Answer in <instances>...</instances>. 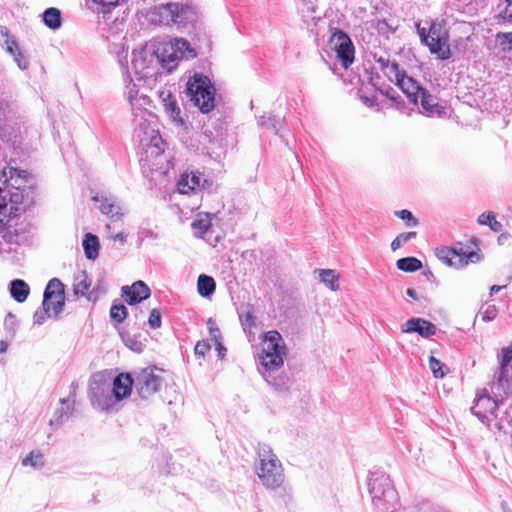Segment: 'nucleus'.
<instances>
[{
    "label": "nucleus",
    "mask_w": 512,
    "mask_h": 512,
    "mask_svg": "<svg viewBox=\"0 0 512 512\" xmlns=\"http://www.w3.org/2000/svg\"><path fill=\"white\" fill-rule=\"evenodd\" d=\"M417 233L416 232H406V233H401L399 234L391 243V249L393 251H396L397 249H399L403 243H406L408 242L409 240L411 239H414L416 237Z\"/></svg>",
    "instance_id": "obj_39"
},
{
    "label": "nucleus",
    "mask_w": 512,
    "mask_h": 512,
    "mask_svg": "<svg viewBox=\"0 0 512 512\" xmlns=\"http://www.w3.org/2000/svg\"><path fill=\"white\" fill-rule=\"evenodd\" d=\"M405 93L413 104H417L420 94L424 88L412 77L405 74L396 84Z\"/></svg>",
    "instance_id": "obj_21"
},
{
    "label": "nucleus",
    "mask_w": 512,
    "mask_h": 512,
    "mask_svg": "<svg viewBox=\"0 0 512 512\" xmlns=\"http://www.w3.org/2000/svg\"><path fill=\"white\" fill-rule=\"evenodd\" d=\"M14 61L21 70H26L29 67V62L21 51H18L13 56Z\"/></svg>",
    "instance_id": "obj_50"
},
{
    "label": "nucleus",
    "mask_w": 512,
    "mask_h": 512,
    "mask_svg": "<svg viewBox=\"0 0 512 512\" xmlns=\"http://www.w3.org/2000/svg\"><path fill=\"white\" fill-rule=\"evenodd\" d=\"M211 224V214H198V216L193 220L191 224V227L194 231V235L196 237L202 238L211 227Z\"/></svg>",
    "instance_id": "obj_25"
},
{
    "label": "nucleus",
    "mask_w": 512,
    "mask_h": 512,
    "mask_svg": "<svg viewBox=\"0 0 512 512\" xmlns=\"http://www.w3.org/2000/svg\"><path fill=\"white\" fill-rule=\"evenodd\" d=\"M319 273V279L322 283H324L329 289L332 291H337L339 289V285L337 284L338 275L332 269H320L317 270Z\"/></svg>",
    "instance_id": "obj_30"
},
{
    "label": "nucleus",
    "mask_w": 512,
    "mask_h": 512,
    "mask_svg": "<svg viewBox=\"0 0 512 512\" xmlns=\"http://www.w3.org/2000/svg\"><path fill=\"white\" fill-rule=\"evenodd\" d=\"M8 349V343L4 340H0V354H3Z\"/></svg>",
    "instance_id": "obj_64"
},
{
    "label": "nucleus",
    "mask_w": 512,
    "mask_h": 512,
    "mask_svg": "<svg viewBox=\"0 0 512 512\" xmlns=\"http://www.w3.org/2000/svg\"><path fill=\"white\" fill-rule=\"evenodd\" d=\"M197 14L188 4L167 3L161 4L151 11V22L166 26L183 28L196 21Z\"/></svg>",
    "instance_id": "obj_5"
},
{
    "label": "nucleus",
    "mask_w": 512,
    "mask_h": 512,
    "mask_svg": "<svg viewBox=\"0 0 512 512\" xmlns=\"http://www.w3.org/2000/svg\"><path fill=\"white\" fill-rule=\"evenodd\" d=\"M133 385L135 386V379L133 380L129 374L122 373L114 379L111 388L113 406L131 394Z\"/></svg>",
    "instance_id": "obj_19"
},
{
    "label": "nucleus",
    "mask_w": 512,
    "mask_h": 512,
    "mask_svg": "<svg viewBox=\"0 0 512 512\" xmlns=\"http://www.w3.org/2000/svg\"><path fill=\"white\" fill-rule=\"evenodd\" d=\"M396 215L402 220L406 221V225L408 227H416L418 225L417 219L409 210L403 209L400 211H396Z\"/></svg>",
    "instance_id": "obj_43"
},
{
    "label": "nucleus",
    "mask_w": 512,
    "mask_h": 512,
    "mask_svg": "<svg viewBox=\"0 0 512 512\" xmlns=\"http://www.w3.org/2000/svg\"><path fill=\"white\" fill-rule=\"evenodd\" d=\"M212 182L198 171L185 172L177 183V190L181 194H189L204 189H209Z\"/></svg>",
    "instance_id": "obj_14"
},
{
    "label": "nucleus",
    "mask_w": 512,
    "mask_h": 512,
    "mask_svg": "<svg viewBox=\"0 0 512 512\" xmlns=\"http://www.w3.org/2000/svg\"><path fill=\"white\" fill-rule=\"evenodd\" d=\"M185 93L190 102L202 113H209L214 109L216 89L208 76L195 73L189 77Z\"/></svg>",
    "instance_id": "obj_7"
},
{
    "label": "nucleus",
    "mask_w": 512,
    "mask_h": 512,
    "mask_svg": "<svg viewBox=\"0 0 512 512\" xmlns=\"http://www.w3.org/2000/svg\"><path fill=\"white\" fill-rule=\"evenodd\" d=\"M396 266L404 272H415L422 268V263L415 257H404L397 260Z\"/></svg>",
    "instance_id": "obj_31"
},
{
    "label": "nucleus",
    "mask_w": 512,
    "mask_h": 512,
    "mask_svg": "<svg viewBox=\"0 0 512 512\" xmlns=\"http://www.w3.org/2000/svg\"><path fill=\"white\" fill-rule=\"evenodd\" d=\"M390 81L398 83V80L406 74L405 71L400 70L398 63L392 61L390 65L383 71Z\"/></svg>",
    "instance_id": "obj_33"
},
{
    "label": "nucleus",
    "mask_w": 512,
    "mask_h": 512,
    "mask_svg": "<svg viewBox=\"0 0 512 512\" xmlns=\"http://www.w3.org/2000/svg\"><path fill=\"white\" fill-rule=\"evenodd\" d=\"M64 284L58 278H52L44 291L42 307L46 311H52L57 317L65 304Z\"/></svg>",
    "instance_id": "obj_11"
},
{
    "label": "nucleus",
    "mask_w": 512,
    "mask_h": 512,
    "mask_svg": "<svg viewBox=\"0 0 512 512\" xmlns=\"http://www.w3.org/2000/svg\"><path fill=\"white\" fill-rule=\"evenodd\" d=\"M267 381L274 386L276 390L286 391L288 389L289 378L286 375H280L273 380L267 379Z\"/></svg>",
    "instance_id": "obj_44"
},
{
    "label": "nucleus",
    "mask_w": 512,
    "mask_h": 512,
    "mask_svg": "<svg viewBox=\"0 0 512 512\" xmlns=\"http://www.w3.org/2000/svg\"><path fill=\"white\" fill-rule=\"evenodd\" d=\"M135 91H138L136 89V85L135 84H129L127 85L126 87V91H125V95L127 97V100L130 102V96L132 97H135Z\"/></svg>",
    "instance_id": "obj_56"
},
{
    "label": "nucleus",
    "mask_w": 512,
    "mask_h": 512,
    "mask_svg": "<svg viewBox=\"0 0 512 512\" xmlns=\"http://www.w3.org/2000/svg\"><path fill=\"white\" fill-rule=\"evenodd\" d=\"M127 313V308L123 304H114L110 309V316L117 323H122L126 319Z\"/></svg>",
    "instance_id": "obj_35"
},
{
    "label": "nucleus",
    "mask_w": 512,
    "mask_h": 512,
    "mask_svg": "<svg viewBox=\"0 0 512 512\" xmlns=\"http://www.w3.org/2000/svg\"><path fill=\"white\" fill-rule=\"evenodd\" d=\"M258 464L256 465V473L261 483L267 489L279 488L284 480V469L274 454L271 447L265 443H259L257 447Z\"/></svg>",
    "instance_id": "obj_4"
},
{
    "label": "nucleus",
    "mask_w": 512,
    "mask_h": 512,
    "mask_svg": "<svg viewBox=\"0 0 512 512\" xmlns=\"http://www.w3.org/2000/svg\"><path fill=\"white\" fill-rule=\"evenodd\" d=\"M42 17L44 24L52 30H57L62 25L61 11L57 8L50 7L46 9Z\"/></svg>",
    "instance_id": "obj_27"
},
{
    "label": "nucleus",
    "mask_w": 512,
    "mask_h": 512,
    "mask_svg": "<svg viewBox=\"0 0 512 512\" xmlns=\"http://www.w3.org/2000/svg\"><path fill=\"white\" fill-rule=\"evenodd\" d=\"M377 64L379 65V68L383 72L389 65L392 63L388 58L379 57L376 59Z\"/></svg>",
    "instance_id": "obj_55"
},
{
    "label": "nucleus",
    "mask_w": 512,
    "mask_h": 512,
    "mask_svg": "<svg viewBox=\"0 0 512 512\" xmlns=\"http://www.w3.org/2000/svg\"><path fill=\"white\" fill-rule=\"evenodd\" d=\"M164 108L170 118L177 123L183 124V120L180 117V108L177 105L176 99L169 94L167 98L163 99Z\"/></svg>",
    "instance_id": "obj_29"
},
{
    "label": "nucleus",
    "mask_w": 512,
    "mask_h": 512,
    "mask_svg": "<svg viewBox=\"0 0 512 512\" xmlns=\"http://www.w3.org/2000/svg\"><path fill=\"white\" fill-rule=\"evenodd\" d=\"M32 178L25 170L10 167L0 172V215L17 217L33 201Z\"/></svg>",
    "instance_id": "obj_2"
},
{
    "label": "nucleus",
    "mask_w": 512,
    "mask_h": 512,
    "mask_svg": "<svg viewBox=\"0 0 512 512\" xmlns=\"http://www.w3.org/2000/svg\"><path fill=\"white\" fill-rule=\"evenodd\" d=\"M88 396L93 406L100 411H111L113 397L108 380L100 373L94 374L89 380Z\"/></svg>",
    "instance_id": "obj_9"
},
{
    "label": "nucleus",
    "mask_w": 512,
    "mask_h": 512,
    "mask_svg": "<svg viewBox=\"0 0 512 512\" xmlns=\"http://www.w3.org/2000/svg\"><path fill=\"white\" fill-rule=\"evenodd\" d=\"M505 286H500V285H493L491 288H490V295H494L495 293H498L499 291H501Z\"/></svg>",
    "instance_id": "obj_63"
},
{
    "label": "nucleus",
    "mask_w": 512,
    "mask_h": 512,
    "mask_svg": "<svg viewBox=\"0 0 512 512\" xmlns=\"http://www.w3.org/2000/svg\"><path fill=\"white\" fill-rule=\"evenodd\" d=\"M161 315H160V312L159 310L157 309H153L151 312H150V316H149V319H148V324L149 326L152 328V329H157L161 326Z\"/></svg>",
    "instance_id": "obj_47"
},
{
    "label": "nucleus",
    "mask_w": 512,
    "mask_h": 512,
    "mask_svg": "<svg viewBox=\"0 0 512 512\" xmlns=\"http://www.w3.org/2000/svg\"><path fill=\"white\" fill-rule=\"evenodd\" d=\"M111 238L114 241H119L122 244L125 243V241H126V236L122 232H119V233L113 235Z\"/></svg>",
    "instance_id": "obj_60"
},
{
    "label": "nucleus",
    "mask_w": 512,
    "mask_h": 512,
    "mask_svg": "<svg viewBox=\"0 0 512 512\" xmlns=\"http://www.w3.org/2000/svg\"><path fill=\"white\" fill-rule=\"evenodd\" d=\"M18 327V321L16 316L12 312H8L4 319V328L5 330L14 335L16 333Z\"/></svg>",
    "instance_id": "obj_42"
},
{
    "label": "nucleus",
    "mask_w": 512,
    "mask_h": 512,
    "mask_svg": "<svg viewBox=\"0 0 512 512\" xmlns=\"http://www.w3.org/2000/svg\"><path fill=\"white\" fill-rule=\"evenodd\" d=\"M261 347L259 361L264 371L280 369L287 354V347L282 335L276 330L264 333L261 337Z\"/></svg>",
    "instance_id": "obj_6"
},
{
    "label": "nucleus",
    "mask_w": 512,
    "mask_h": 512,
    "mask_svg": "<svg viewBox=\"0 0 512 512\" xmlns=\"http://www.w3.org/2000/svg\"><path fill=\"white\" fill-rule=\"evenodd\" d=\"M211 349V345L208 341H199L194 349L195 355L204 357L207 352H209Z\"/></svg>",
    "instance_id": "obj_48"
},
{
    "label": "nucleus",
    "mask_w": 512,
    "mask_h": 512,
    "mask_svg": "<svg viewBox=\"0 0 512 512\" xmlns=\"http://www.w3.org/2000/svg\"><path fill=\"white\" fill-rule=\"evenodd\" d=\"M450 254L456 255V256H460L461 254L464 255L466 257V261H465L466 264L468 263V261H473V258L477 256V254L475 252H470L468 254L464 253L462 248H460V251H457L456 249H452V250L441 249L438 253V256L440 259L447 260L449 262Z\"/></svg>",
    "instance_id": "obj_34"
},
{
    "label": "nucleus",
    "mask_w": 512,
    "mask_h": 512,
    "mask_svg": "<svg viewBox=\"0 0 512 512\" xmlns=\"http://www.w3.org/2000/svg\"><path fill=\"white\" fill-rule=\"evenodd\" d=\"M162 373L157 367H146L136 375L135 389L142 399H150L161 390L164 382Z\"/></svg>",
    "instance_id": "obj_10"
},
{
    "label": "nucleus",
    "mask_w": 512,
    "mask_h": 512,
    "mask_svg": "<svg viewBox=\"0 0 512 512\" xmlns=\"http://www.w3.org/2000/svg\"><path fill=\"white\" fill-rule=\"evenodd\" d=\"M490 394L503 404L504 399L510 392V382L506 373L498 372L489 385Z\"/></svg>",
    "instance_id": "obj_20"
},
{
    "label": "nucleus",
    "mask_w": 512,
    "mask_h": 512,
    "mask_svg": "<svg viewBox=\"0 0 512 512\" xmlns=\"http://www.w3.org/2000/svg\"><path fill=\"white\" fill-rule=\"evenodd\" d=\"M406 294L411 297L412 299L414 300H417L418 299V295H417V292L412 289V288H408L407 291H406Z\"/></svg>",
    "instance_id": "obj_62"
},
{
    "label": "nucleus",
    "mask_w": 512,
    "mask_h": 512,
    "mask_svg": "<svg viewBox=\"0 0 512 512\" xmlns=\"http://www.w3.org/2000/svg\"><path fill=\"white\" fill-rule=\"evenodd\" d=\"M96 4L102 7V12L106 13L111 7L119 5L120 0H93Z\"/></svg>",
    "instance_id": "obj_51"
},
{
    "label": "nucleus",
    "mask_w": 512,
    "mask_h": 512,
    "mask_svg": "<svg viewBox=\"0 0 512 512\" xmlns=\"http://www.w3.org/2000/svg\"><path fill=\"white\" fill-rule=\"evenodd\" d=\"M368 486L373 504L378 510L390 512L396 509L398 495L388 475L378 472L371 473Z\"/></svg>",
    "instance_id": "obj_8"
},
{
    "label": "nucleus",
    "mask_w": 512,
    "mask_h": 512,
    "mask_svg": "<svg viewBox=\"0 0 512 512\" xmlns=\"http://www.w3.org/2000/svg\"><path fill=\"white\" fill-rule=\"evenodd\" d=\"M498 38L501 40V44L507 45L508 49H512V32L499 34Z\"/></svg>",
    "instance_id": "obj_53"
},
{
    "label": "nucleus",
    "mask_w": 512,
    "mask_h": 512,
    "mask_svg": "<svg viewBox=\"0 0 512 512\" xmlns=\"http://www.w3.org/2000/svg\"><path fill=\"white\" fill-rule=\"evenodd\" d=\"M479 314L484 322H490L496 318L498 314V309L495 305L490 304L487 306H483Z\"/></svg>",
    "instance_id": "obj_40"
},
{
    "label": "nucleus",
    "mask_w": 512,
    "mask_h": 512,
    "mask_svg": "<svg viewBox=\"0 0 512 512\" xmlns=\"http://www.w3.org/2000/svg\"><path fill=\"white\" fill-rule=\"evenodd\" d=\"M51 311H46L44 308L43 310H36L33 315V323L35 325H42L47 317H50Z\"/></svg>",
    "instance_id": "obj_49"
},
{
    "label": "nucleus",
    "mask_w": 512,
    "mask_h": 512,
    "mask_svg": "<svg viewBox=\"0 0 512 512\" xmlns=\"http://www.w3.org/2000/svg\"><path fill=\"white\" fill-rule=\"evenodd\" d=\"M197 53L190 43L175 38L158 45L157 48L145 46L133 52L132 68L139 79L155 77L160 67L167 72L173 71L181 60H191Z\"/></svg>",
    "instance_id": "obj_1"
},
{
    "label": "nucleus",
    "mask_w": 512,
    "mask_h": 512,
    "mask_svg": "<svg viewBox=\"0 0 512 512\" xmlns=\"http://www.w3.org/2000/svg\"><path fill=\"white\" fill-rule=\"evenodd\" d=\"M508 367L512 368V349L503 348L499 372L506 373Z\"/></svg>",
    "instance_id": "obj_41"
},
{
    "label": "nucleus",
    "mask_w": 512,
    "mask_h": 512,
    "mask_svg": "<svg viewBox=\"0 0 512 512\" xmlns=\"http://www.w3.org/2000/svg\"><path fill=\"white\" fill-rule=\"evenodd\" d=\"M430 39V52L437 55L441 60L449 59L451 56L448 44V34L438 22H432L428 29Z\"/></svg>",
    "instance_id": "obj_13"
},
{
    "label": "nucleus",
    "mask_w": 512,
    "mask_h": 512,
    "mask_svg": "<svg viewBox=\"0 0 512 512\" xmlns=\"http://www.w3.org/2000/svg\"><path fill=\"white\" fill-rule=\"evenodd\" d=\"M122 297L129 305L139 303L151 295L150 288L141 280L134 282L131 286H123Z\"/></svg>",
    "instance_id": "obj_17"
},
{
    "label": "nucleus",
    "mask_w": 512,
    "mask_h": 512,
    "mask_svg": "<svg viewBox=\"0 0 512 512\" xmlns=\"http://www.w3.org/2000/svg\"><path fill=\"white\" fill-rule=\"evenodd\" d=\"M330 45L344 68H348L354 61V45L350 37L341 30H335L330 37Z\"/></svg>",
    "instance_id": "obj_12"
},
{
    "label": "nucleus",
    "mask_w": 512,
    "mask_h": 512,
    "mask_svg": "<svg viewBox=\"0 0 512 512\" xmlns=\"http://www.w3.org/2000/svg\"><path fill=\"white\" fill-rule=\"evenodd\" d=\"M361 99H362L363 103L365 105H367L368 107L374 106V103H375L374 99L369 98V97H361Z\"/></svg>",
    "instance_id": "obj_61"
},
{
    "label": "nucleus",
    "mask_w": 512,
    "mask_h": 512,
    "mask_svg": "<svg viewBox=\"0 0 512 512\" xmlns=\"http://www.w3.org/2000/svg\"><path fill=\"white\" fill-rule=\"evenodd\" d=\"M22 464L24 466H32V467H42L44 465L43 461H42V454L38 451H32L28 456H26L23 461H22Z\"/></svg>",
    "instance_id": "obj_36"
},
{
    "label": "nucleus",
    "mask_w": 512,
    "mask_h": 512,
    "mask_svg": "<svg viewBox=\"0 0 512 512\" xmlns=\"http://www.w3.org/2000/svg\"><path fill=\"white\" fill-rule=\"evenodd\" d=\"M478 223L480 225H488L494 232H500L502 230V224L496 220L495 215L491 212H484L478 217Z\"/></svg>",
    "instance_id": "obj_32"
},
{
    "label": "nucleus",
    "mask_w": 512,
    "mask_h": 512,
    "mask_svg": "<svg viewBox=\"0 0 512 512\" xmlns=\"http://www.w3.org/2000/svg\"><path fill=\"white\" fill-rule=\"evenodd\" d=\"M421 106L427 115L441 114L443 107L439 105L437 97L430 94L426 89L419 96Z\"/></svg>",
    "instance_id": "obj_22"
},
{
    "label": "nucleus",
    "mask_w": 512,
    "mask_h": 512,
    "mask_svg": "<svg viewBox=\"0 0 512 512\" xmlns=\"http://www.w3.org/2000/svg\"><path fill=\"white\" fill-rule=\"evenodd\" d=\"M84 254L87 259L95 260L99 256L100 244L98 237L91 233H86L82 242Z\"/></svg>",
    "instance_id": "obj_23"
},
{
    "label": "nucleus",
    "mask_w": 512,
    "mask_h": 512,
    "mask_svg": "<svg viewBox=\"0 0 512 512\" xmlns=\"http://www.w3.org/2000/svg\"><path fill=\"white\" fill-rule=\"evenodd\" d=\"M436 331V326L423 318H411L401 326L402 333H418L424 338L435 335Z\"/></svg>",
    "instance_id": "obj_18"
},
{
    "label": "nucleus",
    "mask_w": 512,
    "mask_h": 512,
    "mask_svg": "<svg viewBox=\"0 0 512 512\" xmlns=\"http://www.w3.org/2000/svg\"><path fill=\"white\" fill-rule=\"evenodd\" d=\"M443 367L444 364L440 360L435 358L433 355L429 357V368L435 378H443L445 376Z\"/></svg>",
    "instance_id": "obj_37"
},
{
    "label": "nucleus",
    "mask_w": 512,
    "mask_h": 512,
    "mask_svg": "<svg viewBox=\"0 0 512 512\" xmlns=\"http://www.w3.org/2000/svg\"><path fill=\"white\" fill-rule=\"evenodd\" d=\"M91 281L85 271H79L74 276L73 291L76 296H87Z\"/></svg>",
    "instance_id": "obj_26"
},
{
    "label": "nucleus",
    "mask_w": 512,
    "mask_h": 512,
    "mask_svg": "<svg viewBox=\"0 0 512 512\" xmlns=\"http://www.w3.org/2000/svg\"><path fill=\"white\" fill-rule=\"evenodd\" d=\"M30 293L28 284L21 280L15 279L10 283V294L15 301L22 303L24 302Z\"/></svg>",
    "instance_id": "obj_24"
},
{
    "label": "nucleus",
    "mask_w": 512,
    "mask_h": 512,
    "mask_svg": "<svg viewBox=\"0 0 512 512\" xmlns=\"http://www.w3.org/2000/svg\"><path fill=\"white\" fill-rule=\"evenodd\" d=\"M150 98L139 95L135 91V97L130 96V106L133 115L135 130L140 143L146 147L145 153L148 156L157 157L164 152V142L159 133L150 127L154 115L148 110Z\"/></svg>",
    "instance_id": "obj_3"
},
{
    "label": "nucleus",
    "mask_w": 512,
    "mask_h": 512,
    "mask_svg": "<svg viewBox=\"0 0 512 512\" xmlns=\"http://www.w3.org/2000/svg\"><path fill=\"white\" fill-rule=\"evenodd\" d=\"M504 8L500 11L499 16L504 21L512 22V0H504Z\"/></svg>",
    "instance_id": "obj_46"
},
{
    "label": "nucleus",
    "mask_w": 512,
    "mask_h": 512,
    "mask_svg": "<svg viewBox=\"0 0 512 512\" xmlns=\"http://www.w3.org/2000/svg\"><path fill=\"white\" fill-rule=\"evenodd\" d=\"M216 288L215 280L205 274H201L197 281V290L202 297H208L214 293Z\"/></svg>",
    "instance_id": "obj_28"
},
{
    "label": "nucleus",
    "mask_w": 512,
    "mask_h": 512,
    "mask_svg": "<svg viewBox=\"0 0 512 512\" xmlns=\"http://www.w3.org/2000/svg\"><path fill=\"white\" fill-rule=\"evenodd\" d=\"M482 419V423L485 424L488 428H491L492 426V422L493 425L497 428V429H501V426L499 425V423L497 422V419L498 418H489V417H486V418H481Z\"/></svg>",
    "instance_id": "obj_54"
},
{
    "label": "nucleus",
    "mask_w": 512,
    "mask_h": 512,
    "mask_svg": "<svg viewBox=\"0 0 512 512\" xmlns=\"http://www.w3.org/2000/svg\"><path fill=\"white\" fill-rule=\"evenodd\" d=\"M8 54H10L11 56H14L18 51H21L20 48H19V45L18 43H15V46L11 45V46H7L6 50H5Z\"/></svg>",
    "instance_id": "obj_59"
},
{
    "label": "nucleus",
    "mask_w": 512,
    "mask_h": 512,
    "mask_svg": "<svg viewBox=\"0 0 512 512\" xmlns=\"http://www.w3.org/2000/svg\"><path fill=\"white\" fill-rule=\"evenodd\" d=\"M92 200L99 203V210L111 219L119 220L122 217V208L113 195L101 192L93 196Z\"/></svg>",
    "instance_id": "obj_16"
},
{
    "label": "nucleus",
    "mask_w": 512,
    "mask_h": 512,
    "mask_svg": "<svg viewBox=\"0 0 512 512\" xmlns=\"http://www.w3.org/2000/svg\"><path fill=\"white\" fill-rule=\"evenodd\" d=\"M500 404L502 403L490 394L488 388H483L476 392L471 412L474 416H487L494 414Z\"/></svg>",
    "instance_id": "obj_15"
},
{
    "label": "nucleus",
    "mask_w": 512,
    "mask_h": 512,
    "mask_svg": "<svg viewBox=\"0 0 512 512\" xmlns=\"http://www.w3.org/2000/svg\"><path fill=\"white\" fill-rule=\"evenodd\" d=\"M17 43L14 36L10 35V32L6 26L0 25V45L3 48H7V46H15Z\"/></svg>",
    "instance_id": "obj_38"
},
{
    "label": "nucleus",
    "mask_w": 512,
    "mask_h": 512,
    "mask_svg": "<svg viewBox=\"0 0 512 512\" xmlns=\"http://www.w3.org/2000/svg\"><path fill=\"white\" fill-rule=\"evenodd\" d=\"M275 122H276L275 118H271V117H269V119H268V123H266V122H264V121H261V124H262V125H267V127H268V128L272 129V130H273V132H274L275 134H277V133H278V129H277V127H276V123H275Z\"/></svg>",
    "instance_id": "obj_57"
},
{
    "label": "nucleus",
    "mask_w": 512,
    "mask_h": 512,
    "mask_svg": "<svg viewBox=\"0 0 512 512\" xmlns=\"http://www.w3.org/2000/svg\"><path fill=\"white\" fill-rule=\"evenodd\" d=\"M242 321H243V325H244V326H249V327H251V326H253V325H254V317H253V315H252L251 313H249V312H248V313H246V314L244 315V319H243Z\"/></svg>",
    "instance_id": "obj_58"
},
{
    "label": "nucleus",
    "mask_w": 512,
    "mask_h": 512,
    "mask_svg": "<svg viewBox=\"0 0 512 512\" xmlns=\"http://www.w3.org/2000/svg\"><path fill=\"white\" fill-rule=\"evenodd\" d=\"M417 33L422 41L429 49H430V39L428 37V31L426 28L421 27L420 24H417Z\"/></svg>",
    "instance_id": "obj_52"
},
{
    "label": "nucleus",
    "mask_w": 512,
    "mask_h": 512,
    "mask_svg": "<svg viewBox=\"0 0 512 512\" xmlns=\"http://www.w3.org/2000/svg\"><path fill=\"white\" fill-rule=\"evenodd\" d=\"M210 334L215 342L216 349L218 351L219 358H223L226 352V348L221 344L219 340L220 330L218 328H210Z\"/></svg>",
    "instance_id": "obj_45"
}]
</instances>
